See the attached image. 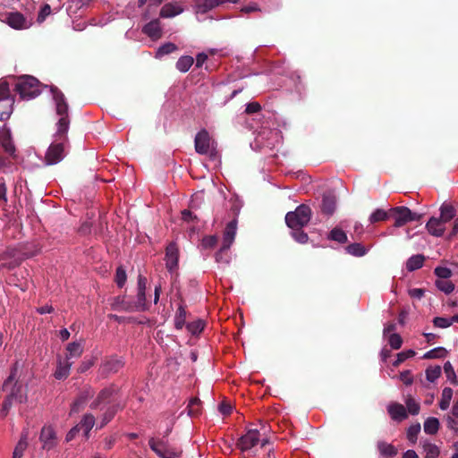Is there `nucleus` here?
Listing matches in <instances>:
<instances>
[{
	"instance_id": "f257e3e1",
	"label": "nucleus",
	"mask_w": 458,
	"mask_h": 458,
	"mask_svg": "<svg viewBox=\"0 0 458 458\" xmlns=\"http://www.w3.org/2000/svg\"><path fill=\"white\" fill-rule=\"evenodd\" d=\"M53 98L55 103V112L60 117L56 125L55 136L58 138L53 142L45 156V162L47 165L58 164L64 157L65 145L68 143L67 131L69 130L70 119L68 114V104L63 92L56 87L51 88Z\"/></svg>"
},
{
	"instance_id": "f03ea898",
	"label": "nucleus",
	"mask_w": 458,
	"mask_h": 458,
	"mask_svg": "<svg viewBox=\"0 0 458 458\" xmlns=\"http://www.w3.org/2000/svg\"><path fill=\"white\" fill-rule=\"evenodd\" d=\"M2 390L6 393L0 410V417L5 418L13 403H25L28 401V388L23 386L20 378L7 377L2 386Z\"/></svg>"
},
{
	"instance_id": "7ed1b4c3",
	"label": "nucleus",
	"mask_w": 458,
	"mask_h": 458,
	"mask_svg": "<svg viewBox=\"0 0 458 458\" xmlns=\"http://www.w3.org/2000/svg\"><path fill=\"white\" fill-rule=\"evenodd\" d=\"M311 208L306 204H301L294 211L285 215V223L291 229H302L311 218Z\"/></svg>"
},
{
	"instance_id": "20e7f679",
	"label": "nucleus",
	"mask_w": 458,
	"mask_h": 458,
	"mask_svg": "<svg viewBox=\"0 0 458 458\" xmlns=\"http://www.w3.org/2000/svg\"><path fill=\"white\" fill-rule=\"evenodd\" d=\"M14 89L23 99L35 98L41 92L38 80L30 75L19 78Z\"/></svg>"
},
{
	"instance_id": "39448f33",
	"label": "nucleus",
	"mask_w": 458,
	"mask_h": 458,
	"mask_svg": "<svg viewBox=\"0 0 458 458\" xmlns=\"http://www.w3.org/2000/svg\"><path fill=\"white\" fill-rule=\"evenodd\" d=\"M390 216L394 219L395 227H402L408 222L420 220L422 215L412 212L407 207L400 206L390 208Z\"/></svg>"
},
{
	"instance_id": "423d86ee",
	"label": "nucleus",
	"mask_w": 458,
	"mask_h": 458,
	"mask_svg": "<svg viewBox=\"0 0 458 458\" xmlns=\"http://www.w3.org/2000/svg\"><path fill=\"white\" fill-rule=\"evenodd\" d=\"M213 141L207 130L203 129L199 131L194 139V147L198 154L213 156V150L211 149Z\"/></svg>"
},
{
	"instance_id": "0eeeda50",
	"label": "nucleus",
	"mask_w": 458,
	"mask_h": 458,
	"mask_svg": "<svg viewBox=\"0 0 458 458\" xmlns=\"http://www.w3.org/2000/svg\"><path fill=\"white\" fill-rule=\"evenodd\" d=\"M125 362L122 357L110 356L106 358L100 367V372L103 376L106 377L109 374L117 373Z\"/></svg>"
},
{
	"instance_id": "6e6552de",
	"label": "nucleus",
	"mask_w": 458,
	"mask_h": 458,
	"mask_svg": "<svg viewBox=\"0 0 458 458\" xmlns=\"http://www.w3.org/2000/svg\"><path fill=\"white\" fill-rule=\"evenodd\" d=\"M259 441V432L258 429H249L245 435L242 436L237 441V447L242 451H249L254 447Z\"/></svg>"
},
{
	"instance_id": "1a4fd4ad",
	"label": "nucleus",
	"mask_w": 458,
	"mask_h": 458,
	"mask_svg": "<svg viewBox=\"0 0 458 458\" xmlns=\"http://www.w3.org/2000/svg\"><path fill=\"white\" fill-rule=\"evenodd\" d=\"M179 250L175 242H170L165 249V267L173 273L178 268Z\"/></svg>"
},
{
	"instance_id": "9d476101",
	"label": "nucleus",
	"mask_w": 458,
	"mask_h": 458,
	"mask_svg": "<svg viewBox=\"0 0 458 458\" xmlns=\"http://www.w3.org/2000/svg\"><path fill=\"white\" fill-rule=\"evenodd\" d=\"M148 445L160 458H176L178 455L175 451L168 448L162 440H156L152 437L148 440Z\"/></svg>"
},
{
	"instance_id": "9b49d317",
	"label": "nucleus",
	"mask_w": 458,
	"mask_h": 458,
	"mask_svg": "<svg viewBox=\"0 0 458 458\" xmlns=\"http://www.w3.org/2000/svg\"><path fill=\"white\" fill-rule=\"evenodd\" d=\"M6 22L10 27L15 30H23L29 28L30 26V23L27 21L26 18L18 12L8 13L6 15Z\"/></svg>"
},
{
	"instance_id": "f8f14e48",
	"label": "nucleus",
	"mask_w": 458,
	"mask_h": 458,
	"mask_svg": "<svg viewBox=\"0 0 458 458\" xmlns=\"http://www.w3.org/2000/svg\"><path fill=\"white\" fill-rule=\"evenodd\" d=\"M43 444V448L47 450L52 449L55 445V432L50 426L42 428L39 437Z\"/></svg>"
},
{
	"instance_id": "ddd939ff",
	"label": "nucleus",
	"mask_w": 458,
	"mask_h": 458,
	"mask_svg": "<svg viewBox=\"0 0 458 458\" xmlns=\"http://www.w3.org/2000/svg\"><path fill=\"white\" fill-rule=\"evenodd\" d=\"M94 395V391L90 386L86 387L83 391H81L77 397V399L73 402L71 411L72 412H79L81 408H82L85 403L92 398Z\"/></svg>"
},
{
	"instance_id": "4468645a",
	"label": "nucleus",
	"mask_w": 458,
	"mask_h": 458,
	"mask_svg": "<svg viewBox=\"0 0 458 458\" xmlns=\"http://www.w3.org/2000/svg\"><path fill=\"white\" fill-rule=\"evenodd\" d=\"M116 389L114 386H110L108 387H106L102 389L97 398L91 403L90 408L91 409H97L99 407L100 404L108 403L110 398L115 394Z\"/></svg>"
},
{
	"instance_id": "2eb2a0df",
	"label": "nucleus",
	"mask_w": 458,
	"mask_h": 458,
	"mask_svg": "<svg viewBox=\"0 0 458 458\" xmlns=\"http://www.w3.org/2000/svg\"><path fill=\"white\" fill-rule=\"evenodd\" d=\"M183 7L177 3H166L162 6L159 16L165 19L174 18L183 13Z\"/></svg>"
},
{
	"instance_id": "dca6fc26",
	"label": "nucleus",
	"mask_w": 458,
	"mask_h": 458,
	"mask_svg": "<svg viewBox=\"0 0 458 458\" xmlns=\"http://www.w3.org/2000/svg\"><path fill=\"white\" fill-rule=\"evenodd\" d=\"M387 411L391 419L395 421H403L408 417L405 407L398 403H390L387 407Z\"/></svg>"
},
{
	"instance_id": "f3484780",
	"label": "nucleus",
	"mask_w": 458,
	"mask_h": 458,
	"mask_svg": "<svg viewBox=\"0 0 458 458\" xmlns=\"http://www.w3.org/2000/svg\"><path fill=\"white\" fill-rule=\"evenodd\" d=\"M428 232L436 237H441L445 233V224L438 218L432 216L426 225Z\"/></svg>"
},
{
	"instance_id": "a211bd4d",
	"label": "nucleus",
	"mask_w": 458,
	"mask_h": 458,
	"mask_svg": "<svg viewBox=\"0 0 458 458\" xmlns=\"http://www.w3.org/2000/svg\"><path fill=\"white\" fill-rule=\"evenodd\" d=\"M236 229L237 219L233 218L226 225L224 231L223 244H225L226 247H231V245L233 244L236 235Z\"/></svg>"
},
{
	"instance_id": "6ab92c4d",
	"label": "nucleus",
	"mask_w": 458,
	"mask_h": 458,
	"mask_svg": "<svg viewBox=\"0 0 458 458\" xmlns=\"http://www.w3.org/2000/svg\"><path fill=\"white\" fill-rule=\"evenodd\" d=\"M1 146L4 152L11 157H16V148L13 142L10 131L3 132L0 134Z\"/></svg>"
},
{
	"instance_id": "aec40b11",
	"label": "nucleus",
	"mask_w": 458,
	"mask_h": 458,
	"mask_svg": "<svg viewBox=\"0 0 458 458\" xmlns=\"http://www.w3.org/2000/svg\"><path fill=\"white\" fill-rule=\"evenodd\" d=\"M336 208V199L332 194H324L321 202V212L326 216L334 214Z\"/></svg>"
},
{
	"instance_id": "412c9836",
	"label": "nucleus",
	"mask_w": 458,
	"mask_h": 458,
	"mask_svg": "<svg viewBox=\"0 0 458 458\" xmlns=\"http://www.w3.org/2000/svg\"><path fill=\"white\" fill-rule=\"evenodd\" d=\"M142 31L151 38H159L162 35L159 20L154 19L150 21L143 27Z\"/></svg>"
},
{
	"instance_id": "4be33fe9",
	"label": "nucleus",
	"mask_w": 458,
	"mask_h": 458,
	"mask_svg": "<svg viewBox=\"0 0 458 458\" xmlns=\"http://www.w3.org/2000/svg\"><path fill=\"white\" fill-rule=\"evenodd\" d=\"M72 365V361L68 360H59L58 366L54 373L56 379H65L70 375V369Z\"/></svg>"
},
{
	"instance_id": "5701e85b",
	"label": "nucleus",
	"mask_w": 458,
	"mask_h": 458,
	"mask_svg": "<svg viewBox=\"0 0 458 458\" xmlns=\"http://www.w3.org/2000/svg\"><path fill=\"white\" fill-rule=\"evenodd\" d=\"M13 98L0 99V121H6L13 110Z\"/></svg>"
},
{
	"instance_id": "b1692460",
	"label": "nucleus",
	"mask_w": 458,
	"mask_h": 458,
	"mask_svg": "<svg viewBox=\"0 0 458 458\" xmlns=\"http://www.w3.org/2000/svg\"><path fill=\"white\" fill-rule=\"evenodd\" d=\"M216 6V0H194V9L197 13H206Z\"/></svg>"
},
{
	"instance_id": "393cba45",
	"label": "nucleus",
	"mask_w": 458,
	"mask_h": 458,
	"mask_svg": "<svg viewBox=\"0 0 458 458\" xmlns=\"http://www.w3.org/2000/svg\"><path fill=\"white\" fill-rule=\"evenodd\" d=\"M83 352V347L80 343H70L66 347V353L64 360L71 361L72 358H79Z\"/></svg>"
},
{
	"instance_id": "a878e982",
	"label": "nucleus",
	"mask_w": 458,
	"mask_h": 458,
	"mask_svg": "<svg viewBox=\"0 0 458 458\" xmlns=\"http://www.w3.org/2000/svg\"><path fill=\"white\" fill-rule=\"evenodd\" d=\"M455 208L451 204L444 203L440 207V216L438 217L445 225L455 216Z\"/></svg>"
},
{
	"instance_id": "bb28decb",
	"label": "nucleus",
	"mask_w": 458,
	"mask_h": 458,
	"mask_svg": "<svg viewBox=\"0 0 458 458\" xmlns=\"http://www.w3.org/2000/svg\"><path fill=\"white\" fill-rule=\"evenodd\" d=\"M425 257L421 254L413 255L406 262V269L410 272L417 270L423 266Z\"/></svg>"
},
{
	"instance_id": "cd10ccee",
	"label": "nucleus",
	"mask_w": 458,
	"mask_h": 458,
	"mask_svg": "<svg viewBox=\"0 0 458 458\" xmlns=\"http://www.w3.org/2000/svg\"><path fill=\"white\" fill-rule=\"evenodd\" d=\"M377 449L382 455L386 457H393L397 454V449L393 445L384 441L377 443Z\"/></svg>"
},
{
	"instance_id": "c85d7f7f",
	"label": "nucleus",
	"mask_w": 458,
	"mask_h": 458,
	"mask_svg": "<svg viewBox=\"0 0 458 458\" xmlns=\"http://www.w3.org/2000/svg\"><path fill=\"white\" fill-rule=\"evenodd\" d=\"M187 311L182 304H180L174 318V327L176 329H182L185 326Z\"/></svg>"
},
{
	"instance_id": "c756f323",
	"label": "nucleus",
	"mask_w": 458,
	"mask_h": 458,
	"mask_svg": "<svg viewBox=\"0 0 458 458\" xmlns=\"http://www.w3.org/2000/svg\"><path fill=\"white\" fill-rule=\"evenodd\" d=\"M390 216V209L388 211H386L381 208L376 209L369 216V220L370 224H376L378 222L386 221Z\"/></svg>"
},
{
	"instance_id": "7c9ffc66",
	"label": "nucleus",
	"mask_w": 458,
	"mask_h": 458,
	"mask_svg": "<svg viewBox=\"0 0 458 458\" xmlns=\"http://www.w3.org/2000/svg\"><path fill=\"white\" fill-rule=\"evenodd\" d=\"M193 63L194 59L191 56L182 55L178 59L176 68L182 72H186L191 67Z\"/></svg>"
},
{
	"instance_id": "2f4dec72",
	"label": "nucleus",
	"mask_w": 458,
	"mask_h": 458,
	"mask_svg": "<svg viewBox=\"0 0 458 458\" xmlns=\"http://www.w3.org/2000/svg\"><path fill=\"white\" fill-rule=\"evenodd\" d=\"M439 428V421L437 418H428L424 422V431L429 435H435Z\"/></svg>"
},
{
	"instance_id": "473e14b6",
	"label": "nucleus",
	"mask_w": 458,
	"mask_h": 458,
	"mask_svg": "<svg viewBox=\"0 0 458 458\" xmlns=\"http://www.w3.org/2000/svg\"><path fill=\"white\" fill-rule=\"evenodd\" d=\"M95 424V417L92 414H85L81 423L79 424L80 429L83 428L85 437H88L89 431Z\"/></svg>"
},
{
	"instance_id": "72a5a7b5",
	"label": "nucleus",
	"mask_w": 458,
	"mask_h": 458,
	"mask_svg": "<svg viewBox=\"0 0 458 458\" xmlns=\"http://www.w3.org/2000/svg\"><path fill=\"white\" fill-rule=\"evenodd\" d=\"M345 250L347 253L355 257H362L367 253L366 248L359 242L349 244Z\"/></svg>"
},
{
	"instance_id": "f704fd0d",
	"label": "nucleus",
	"mask_w": 458,
	"mask_h": 458,
	"mask_svg": "<svg viewBox=\"0 0 458 458\" xmlns=\"http://www.w3.org/2000/svg\"><path fill=\"white\" fill-rule=\"evenodd\" d=\"M229 249L230 247H226L225 244H222L219 250L215 254V259L217 263L229 264Z\"/></svg>"
},
{
	"instance_id": "c9c22d12",
	"label": "nucleus",
	"mask_w": 458,
	"mask_h": 458,
	"mask_svg": "<svg viewBox=\"0 0 458 458\" xmlns=\"http://www.w3.org/2000/svg\"><path fill=\"white\" fill-rule=\"evenodd\" d=\"M28 446L27 434H22L13 453V458H21Z\"/></svg>"
},
{
	"instance_id": "e433bc0d",
	"label": "nucleus",
	"mask_w": 458,
	"mask_h": 458,
	"mask_svg": "<svg viewBox=\"0 0 458 458\" xmlns=\"http://www.w3.org/2000/svg\"><path fill=\"white\" fill-rule=\"evenodd\" d=\"M447 355V351L444 347H437L434 348L423 355V359L430 360V359H441L445 358Z\"/></svg>"
},
{
	"instance_id": "4c0bfd02",
	"label": "nucleus",
	"mask_w": 458,
	"mask_h": 458,
	"mask_svg": "<svg viewBox=\"0 0 458 458\" xmlns=\"http://www.w3.org/2000/svg\"><path fill=\"white\" fill-rule=\"evenodd\" d=\"M188 414L191 417L198 416L201 411V402L198 397H193L190 400L187 406Z\"/></svg>"
},
{
	"instance_id": "58836bf2",
	"label": "nucleus",
	"mask_w": 458,
	"mask_h": 458,
	"mask_svg": "<svg viewBox=\"0 0 458 458\" xmlns=\"http://www.w3.org/2000/svg\"><path fill=\"white\" fill-rule=\"evenodd\" d=\"M328 239L339 243H345L348 241L346 233L340 228L335 227L331 230Z\"/></svg>"
},
{
	"instance_id": "ea45409f",
	"label": "nucleus",
	"mask_w": 458,
	"mask_h": 458,
	"mask_svg": "<svg viewBox=\"0 0 458 458\" xmlns=\"http://www.w3.org/2000/svg\"><path fill=\"white\" fill-rule=\"evenodd\" d=\"M453 396V390L450 387H445L442 391L441 400L439 402V408L443 411L449 407Z\"/></svg>"
},
{
	"instance_id": "a19ab883",
	"label": "nucleus",
	"mask_w": 458,
	"mask_h": 458,
	"mask_svg": "<svg viewBox=\"0 0 458 458\" xmlns=\"http://www.w3.org/2000/svg\"><path fill=\"white\" fill-rule=\"evenodd\" d=\"M441 373L442 369L438 365L428 367L425 371L427 380L431 383L435 382L441 376Z\"/></svg>"
},
{
	"instance_id": "79ce46f5",
	"label": "nucleus",
	"mask_w": 458,
	"mask_h": 458,
	"mask_svg": "<svg viewBox=\"0 0 458 458\" xmlns=\"http://www.w3.org/2000/svg\"><path fill=\"white\" fill-rule=\"evenodd\" d=\"M444 372L447 377V379L450 381L451 384L453 385H457L458 384V380H457V377H456V373L454 369V367L453 365L451 364L450 361H446L445 364H444Z\"/></svg>"
},
{
	"instance_id": "37998d69",
	"label": "nucleus",
	"mask_w": 458,
	"mask_h": 458,
	"mask_svg": "<svg viewBox=\"0 0 458 458\" xmlns=\"http://www.w3.org/2000/svg\"><path fill=\"white\" fill-rule=\"evenodd\" d=\"M176 50H178V47L175 44L172 43V42H168V43H165V44L162 45L157 49V57H161V56H163L165 55H169L171 53H174Z\"/></svg>"
},
{
	"instance_id": "c03bdc74",
	"label": "nucleus",
	"mask_w": 458,
	"mask_h": 458,
	"mask_svg": "<svg viewBox=\"0 0 458 458\" xmlns=\"http://www.w3.org/2000/svg\"><path fill=\"white\" fill-rule=\"evenodd\" d=\"M134 302L140 311H145L148 310V303L146 300V292L138 291L137 300Z\"/></svg>"
},
{
	"instance_id": "a18cd8bd",
	"label": "nucleus",
	"mask_w": 458,
	"mask_h": 458,
	"mask_svg": "<svg viewBox=\"0 0 458 458\" xmlns=\"http://www.w3.org/2000/svg\"><path fill=\"white\" fill-rule=\"evenodd\" d=\"M126 280H127V275H126L124 268L122 266L118 267L116 268L115 278H114V281H115L117 286L122 288L125 284Z\"/></svg>"
},
{
	"instance_id": "49530a36",
	"label": "nucleus",
	"mask_w": 458,
	"mask_h": 458,
	"mask_svg": "<svg viewBox=\"0 0 458 458\" xmlns=\"http://www.w3.org/2000/svg\"><path fill=\"white\" fill-rule=\"evenodd\" d=\"M416 352L413 350H407L401 352L397 354L396 360L393 362L394 367H398L401 363L405 361L407 359L413 357Z\"/></svg>"
},
{
	"instance_id": "de8ad7c7",
	"label": "nucleus",
	"mask_w": 458,
	"mask_h": 458,
	"mask_svg": "<svg viewBox=\"0 0 458 458\" xmlns=\"http://www.w3.org/2000/svg\"><path fill=\"white\" fill-rule=\"evenodd\" d=\"M408 412L411 415H417L420 412V407L419 403L415 401V399L411 396H409L405 401Z\"/></svg>"
},
{
	"instance_id": "09e8293b",
	"label": "nucleus",
	"mask_w": 458,
	"mask_h": 458,
	"mask_svg": "<svg viewBox=\"0 0 458 458\" xmlns=\"http://www.w3.org/2000/svg\"><path fill=\"white\" fill-rule=\"evenodd\" d=\"M436 285L440 291L444 292L446 294L452 293L454 289V284L446 280H437Z\"/></svg>"
},
{
	"instance_id": "8fccbe9b",
	"label": "nucleus",
	"mask_w": 458,
	"mask_h": 458,
	"mask_svg": "<svg viewBox=\"0 0 458 458\" xmlns=\"http://www.w3.org/2000/svg\"><path fill=\"white\" fill-rule=\"evenodd\" d=\"M117 410H118V406L117 407L116 406H112V407H109L106 411V412L104 413V415L102 417L100 428H102L105 425H106L114 417Z\"/></svg>"
},
{
	"instance_id": "3c124183",
	"label": "nucleus",
	"mask_w": 458,
	"mask_h": 458,
	"mask_svg": "<svg viewBox=\"0 0 458 458\" xmlns=\"http://www.w3.org/2000/svg\"><path fill=\"white\" fill-rule=\"evenodd\" d=\"M420 432V425L419 423L411 425L407 430V438L411 443H415L418 434Z\"/></svg>"
},
{
	"instance_id": "603ef678",
	"label": "nucleus",
	"mask_w": 458,
	"mask_h": 458,
	"mask_svg": "<svg viewBox=\"0 0 458 458\" xmlns=\"http://www.w3.org/2000/svg\"><path fill=\"white\" fill-rule=\"evenodd\" d=\"M424 451L426 452L425 458H437L439 455V449L434 444H426L424 445Z\"/></svg>"
},
{
	"instance_id": "864d4df0",
	"label": "nucleus",
	"mask_w": 458,
	"mask_h": 458,
	"mask_svg": "<svg viewBox=\"0 0 458 458\" xmlns=\"http://www.w3.org/2000/svg\"><path fill=\"white\" fill-rule=\"evenodd\" d=\"M187 329L192 335L200 333L204 329V323L202 320H196L186 325Z\"/></svg>"
},
{
	"instance_id": "5fc2aeb1",
	"label": "nucleus",
	"mask_w": 458,
	"mask_h": 458,
	"mask_svg": "<svg viewBox=\"0 0 458 458\" xmlns=\"http://www.w3.org/2000/svg\"><path fill=\"white\" fill-rule=\"evenodd\" d=\"M388 342L393 349L398 350L402 346L403 339L399 334L394 333L389 335Z\"/></svg>"
},
{
	"instance_id": "6e6d98bb",
	"label": "nucleus",
	"mask_w": 458,
	"mask_h": 458,
	"mask_svg": "<svg viewBox=\"0 0 458 458\" xmlns=\"http://www.w3.org/2000/svg\"><path fill=\"white\" fill-rule=\"evenodd\" d=\"M292 236L294 240L300 243H306L309 240V236L301 229H292Z\"/></svg>"
},
{
	"instance_id": "4d7b16f0",
	"label": "nucleus",
	"mask_w": 458,
	"mask_h": 458,
	"mask_svg": "<svg viewBox=\"0 0 458 458\" xmlns=\"http://www.w3.org/2000/svg\"><path fill=\"white\" fill-rule=\"evenodd\" d=\"M36 254V252H30V253H23L21 258H18L17 260H13L9 262L8 264H4V267H6L9 269H13L16 267H18L24 259L33 257Z\"/></svg>"
},
{
	"instance_id": "13d9d810",
	"label": "nucleus",
	"mask_w": 458,
	"mask_h": 458,
	"mask_svg": "<svg viewBox=\"0 0 458 458\" xmlns=\"http://www.w3.org/2000/svg\"><path fill=\"white\" fill-rule=\"evenodd\" d=\"M433 324L436 327L446 328L449 327L453 323L452 318L448 319L442 317H436L433 319Z\"/></svg>"
},
{
	"instance_id": "bf43d9fd",
	"label": "nucleus",
	"mask_w": 458,
	"mask_h": 458,
	"mask_svg": "<svg viewBox=\"0 0 458 458\" xmlns=\"http://www.w3.org/2000/svg\"><path fill=\"white\" fill-rule=\"evenodd\" d=\"M218 238L216 235H208L202 239V246L205 249H212L217 243Z\"/></svg>"
},
{
	"instance_id": "052dcab7",
	"label": "nucleus",
	"mask_w": 458,
	"mask_h": 458,
	"mask_svg": "<svg viewBox=\"0 0 458 458\" xmlns=\"http://www.w3.org/2000/svg\"><path fill=\"white\" fill-rule=\"evenodd\" d=\"M435 274L438 276L439 280H445L452 276V272L449 268L444 267H437L435 268Z\"/></svg>"
},
{
	"instance_id": "680f3d73",
	"label": "nucleus",
	"mask_w": 458,
	"mask_h": 458,
	"mask_svg": "<svg viewBox=\"0 0 458 458\" xmlns=\"http://www.w3.org/2000/svg\"><path fill=\"white\" fill-rule=\"evenodd\" d=\"M50 13H51L50 5L47 4H44L38 13L37 21L38 23H42Z\"/></svg>"
},
{
	"instance_id": "e2e57ef3",
	"label": "nucleus",
	"mask_w": 458,
	"mask_h": 458,
	"mask_svg": "<svg viewBox=\"0 0 458 458\" xmlns=\"http://www.w3.org/2000/svg\"><path fill=\"white\" fill-rule=\"evenodd\" d=\"M23 253H26L25 251H20L16 249H7L4 252V258H10V259H13V260H17L18 258H21L22 257V254Z\"/></svg>"
},
{
	"instance_id": "0e129e2a",
	"label": "nucleus",
	"mask_w": 458,
	"mask_h": 458,
	"mask_svg": "<svg viewBox=\"0 0 458 458\" xmlns=\"http://www.w3.org/2000/svg\"><path fill=\"white\" fill-rule=\"evenodd\" d=\"M401 381L406 386H411L413 383V377L411 370H404L400 373Z\"/></svg>"
},
{
	"instance_id": "69168bd1",
	"label": "nucleus",
	"mask_w": 458,
	"mask_h": 458,
	"mask_svg": "<svg viewBox=\"0 0 458 458\" xmlns=\"http://www.w3.org/2000/svg\"><path fill=\"white\" fill-rule=\"evenodd\" d=\"M13 98L7 82L0 83V99Z\"/></svg>"
},
{
	"instance_id": "338daca9",
	"label": "nucleus",
	"mask_w": 458,
	"mask_h": 458,
	"mask_svg": "<svg viewBox=\"0 0 458 458\" xmlns=\"http://www.w3.org/2000/svg\"><path fill=\"white\" fill-rule=\"evenodd\" d=\"M124 301H125V296L115 297L114 299V301L111 304L112 309L118 310V311H122Z\"/></svg>"
},
{
	"instance_id": "774afa93",
	"label": "nucleus",
	"mask_w": 458,
	"mask_h": 458,
	"mask_svg": "<svg viewBox=\"0 0 458 458\" xmlns=\"http://www.w3.org/2000/svg\"><path fill=\"white\" fill-rule=\"evenodd\" d=\"M261 110V106L258 102H250L247 105L245 112L248 114H256Z\"/></svg>"
}]
</instances>
